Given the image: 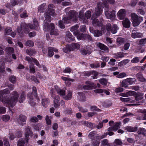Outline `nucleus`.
Listing matches in <instances>:
<instances>
[{
  "label": "nucleus",
  "mask_w": 146,
  "mask_h": 146,
  "mask_svg": "<svg viewBox=\"0 0 146 146\" xmlns=\"http://www.w3.org/2000/svg\"><path fill=\"white\" fill-rule=\"evenodd\" d=\"M30 26V24H28L25 23L21 24V27H23V31L25 33L27 34L29 32Z\"/></svg>",
  "instance_id": "4468645a"
},
{
  "label": "nucleus",
  "mask_w": 146,
  "mask_h": 146,
  "mask_svg": "<svg viewBox=\"0 0 146 146\" xmlns=\"http://www.w3.org/2000/svg\"><path fill=\"white\" fill-rule=\"evenodd\" d=\"M25 99V95L24 92L22 93L19 98V102L20 103H23L24 100Z\"/></svg>",
  "instance_id": "c03bdc74"
},
{
  "label": "nucleus",
  "mask_w": 146,
  "mask_h": 146,
  "mask_svg": "<svg viewBox=\"0 0 146 146\" xmlns=\"http://www.w3.org/2000/svg\"><path fill=\"white\" fill-rule=\"evenodd\" d=\"M114 143L117 145H121L122 144V142L119 139H115Z\"/></svg>",
  "instance_id": "69168bd1"
},
{
  "label": "nucleus",
  "mask_w": 146,
  "mask_h": 146,
  "mask_svg": "<svg viewBox=\"0 0 146 146\" xmlns=\"http://www.w3.org/2000/svg\"><path fill=\"white\" fill-rule=\"evenodd\" d=\"M29 70L30 72L34 74L35 72V69L34 65L31 64L29 66Z\"/></svg>",
  "instance_id": "de8ad7c7"
},
{
  "label": "nucleus",
  "mask_w": 146,
  "mask_h": 146,
  "mask_svg": "<svg viewBox=\"0 0 146 146\" xmlns=\"http://www.w3.org/2000/svg\"><path fill=\"white\" fill-rule=\"evenodd\" d=\"M48 48V56L49 57L52 56L54 54V53L53 52V51L57 52L58 51V50L57 49L52 47H49Z\"/></svg>",
  "instance_id": "2eb2a0df"
},
{
  "label": "nucleus",
  "mask_w": 146,
  "mask_h": 146,
  "mask_svg": "<svg viewBox=\"0 0 146 146\" xmlns=\"http://www.w3.org/2000/svg\"><path fill=\"white\" fill-rule=\"evenodd\" d=\"M26 44L27 45L29 46H33L34 45V43L31 40H29L26 42Z\"/></svg>",
  "instance_id": "774afa93"
},
{
  "label": "nucleus",
  "mask_w": 146,
  "mask_h": 146,
  "mask_svg": "<svg viewBox=\"0 0 146 146\" xmlns=\"http://www.w3.org/2000/svg\"><path fill=\"white\" fill-rule=\"evenodd\" d=\"M10 118V116L8 115H5L3 116V120L5 121H9Z\"/></svg>",
  "instance_id": "bf43d9fd"
},
{
  "label": "nucleus",
  "mask_w": 146,
  "mask_h": 146,
  "mask_svg": "<svg viewBox=\"0 0 146 146\" xmlns=\"http://www.w3.org/2000/svg\"><path fill=\"white\" fill-rule=\"evenodd\" d=\"M78 94L77 98L80 101L84 102L85 101L86 97L84 93L79 92L78 93Z\"/></svg>",
  "instance_id": "f3484780"
},
{
  "label": "nucleus",
  "mask_w": 146,
  "mask_h": 146,
  "mask_svg": "<svg viewBox=\"0 0 146 146\" xmlns=\"http://www.w3.org/2000/svg\"><path fill=\"white\" fill-rule=\"evenodd\" d=\"M126 15V11L124 9H121L119 10L117 13V16L120 20L123 19Z\"/></svg>",
  "instance_id": "6e6552de"
},
{
  "label": "nucleus",
  "mask_w": 146,
  "mask_h": 146,
  "mask_svg": "<svg viewBox=\"0 0 146 146\" xmlns=\"http://www.w3.org/2000/svg\"><path fill=\"white\" fill-rule=\"evenodd\" d=\"M62 21L64 23H68L71 22V19L68 16L67 17L63 18Z\"/></svg>",
  "instance_id": "8fccbe9b"
},
{
  "label": "nucleus",
  "mask_w": 146,
  "mask_h": 146,
  "mask_svg": "<svg viewBox=\"0 0 146 146\" xmlns=\"http://www.w3.org/2000/svg\"><path fill=\"white\" fill-rule=\"evenodd\" d=\"M127 81L131 85L135 83L136 81V79L134 78H128L126 79Z\"/></svg>",
  "instance_id": "4c0bfd02"
},
{
  "label": "nucleus",
  "mask_w": 146,
  "mask_h": 146,
  "mask_svg": "<svg viewBox=\"0 0 146 146\" xmlns=\"http://www.w3.org/2000/svg\"><path fill=\"white\" fill-rule=\"evenodd\" d=\"M144 94L140 92H135L134 95L135 99L137 101L139 102V101L142 100L143 98Z\"/></svg>",
  "instance_id": "9b49d317"
},
{
  "label": "nucleus",
  "mask_w": 146,
  "mask_h": 146,
  "mask_svg": "<svg viewBox=\"0 0 146 146\" xmlns=\"http://www.w3.org/2000/svg\"><path fill=\"white\" fill-rule=\"evenodd\" d=\"M27 118V117L26 116L23 114H21L19 115V118L21 122L24 123L26 122Z\"/></svg>",
  "instance_id": "c9c22d12"
},
{
  "label": "nucleus",
  "mask_w": 146,
  "mask_h": 146,
  "mask_svg": "<svg viewBox=\"0 0 146 146\" xmlns=\"http://www.w3.org/2000/svg\"><path fill=\"white\" fill-rule=\"evenodd\" d=\"M63 51L65 53H67L68 52H70L72 51V49L71 48V46L69 45H67L66 47L64 48L63 49Z\"/></svg>",
  "instance_id": "09e8293b"
},
{
  "label": "nucleus",
  "mask_w": 146,
  "mask_h": 146,
  "mask_svg": "<svg viewBox=\"0 0 146 146\" xmlns=\"http://www.w3.org/2000/svg\"><path fill=\"white\" fill-rule=\"evenodd\" d=\"M77 15L76 12L73 10H71L68 12L67 15L71 19H72L74 22H76L78 19Z\"/></svg>",
  "instance_id": "423d86ee"
},
{
  "label": "nucleus",
  "mask_w": 146,
  "mask_h": 146,
  "mask_svg": "<svg viewBox=\"0 0 146 146\" xmlns=\"http://www.w3.org/2000/svg\"><path fill=\"white\" fill-rule=\"evenodd\" d=\"M9 80L12 83H15L17 81L16 77L14 76H11L9 77Z\"/></svg>",
  "instance_id": "58836bf2"
},
{
  "label": "nucleus",
  "mask_w": 146,
  "mask_h": 146,
  "mask_svg": "<svg viewBox=\"0 0 146 146\" xmlns=\"http://www.w3.org/2000/svg\"><path fill=\"white\" fill-rule=\"evenodd\" d=\"M54 101V106L55 108H57L60 106V97L58 96H55Z\"/></svg>",
  "instance_id": "a211bd4d"
},
{
  "label": "nucleus",
  "mask_w": 146,
  "mask_h": 146,
  "mask_svg": "<svg viewBox=\"0 0 146 146\" xmlns=\"http://www.w3.org/2000/svg\"><path fill=\"white\" fill-rule=\"evenodd\" d=\"M125 41V39L121 37H118L117 39V42L119 44H123Z\"/></svg>",
  "instance_id": "49530a36"
},
{
  "label": "nucleus",
  "mask_w": 146,
  "mask_h": 146,
  "mask_svg": "<svg viewBox=\"0 0 146 146\" xmlns=\"http://www.w3.org/2000/svg\"><path fill=\"white\" fill-rule=\"evenodd\" d=\"M58 94L60 96H64L65 94V91L64 90L60 89L57 92Z\"/></svg>",
  "instance_id": "e2e57ef3"
},
{
  "label": "nucleus",
  "mask_w": 146,
  "mask_h": 146,
  "mask_svg": "<svg viewBox=\"0 0 146 146\" xmlns=\"http://www.w3.org/2000/svg\"><path fill=\"white\" fill-rule=\"evenodd\" d=\"M86 83V84L88 85L90 89L95 88L96 87V86L95 85L94 83L90 81H87Z\"/></svg>",
  "instance_id": "473e14b6"
},
{
  "label": "nucleus",
  "mask_w": 146,
  "mask_h": 146,
  "mask_svg": "<svg viewBox=\"0 0 146 146\" xmlns=\"http://www.w3.org/2000/svg\"><path fill=\"white\" fill-rule=\"evenodd\" d=\"M137 11L138 14H140L141 15H143L145 13V12L144 10L142 9H139L137 10Z\"/></svg>",
  "instance_id": "6e6d98bb"
},
{
  "label": "nucleus",
  "mask_w": 146,
  "mask_h": 146,
  "mask_svg": "<svg viewBox=\"0 0 146 146\" xmlns=\"http://www.w3.org/2000/svg\"><path fill=\"white\" fill-rule=\"evenodd\" d=\"M122 24L123 27L125 28H128L130 27V22L127 18H125V19L123 21Z\"/></svg>",
  "instance_id": "412c9836"
},
{
  "label": "nucleus",
  "mask_w": 146,
  "mask_h": 146,
  "mask_svg": "<svg viewBox=\"0 0 146 146\" xmlns=\"http://www.w3.org/2000/svg\"><path fill=\"white\" fill-rule=\"evenodd\" d=\"M125 129L129 132H134L136 131L137 130V127H132L127 126L125 128Z\"/></svg>",
  "instance_id": "b1692460"
},
{
  "label": "nucleus",
  "mask_w": 146,
  "mask_h": 146,
  "mask_svg": "<svg viewBox=\"0 0 146 146\" xmlns=\"http://www.w3.org/2000/svg\"><path fill=\"white\" fill-rule=\"evenodd\" d=\"M118 29L117 25L116 24H114L113 25L110 31L112 33L115 34L117 32Z\"/></svg>",
  "instance_id": "e433bc0d"
},
{
  "label": "nucleus",
  "mask_w": 146,
  "mask_h": 146,
  "mask_svg": "<svg viewBox=\"0 0 146 146\" xmlns=\"http://www.w3.org/2000/svg\"><path fill=\"white\" fill-rule=\"evenodd\" d=\"M131 16L132 24L134 27L138 26L143 21V18L142 17L138 16L135 13H132Z\"/></svg>",
  "instance_id": "20e7f679"
},
{
  "label": "nucleus",
  "mask_w": 146,
  "mask_h": 146,
  "mask_svg": "<svg viewBox=\"0 0 146 146\" xmlns=\"http://www.w3.org/2000/svg\"><path fill=\"white\" fill-rule=\"evenodd\" d=\"M143 36V34L140 33H132L131 34L132 38H140Z\"/></svg>",
  "instance_id": "c85d7f7f"
},
{
  "label": "nucleus",
  "mask_w": 146,
  "mask_h": 146,
  "mask_svg": "<svg viewBox=\"0 0 146 146\" xmlns=\"http://www.w3.org/2000/svg\"><path fill=\"white\" fill-rule=\"evenodd\" d=\"M72 71V69L69 67L66 68L64 70L63 72L64 73H70Z\"/></svg>",
  "instance_id": "338daca9"
},
{
  "label": "nucleus",
  "mask_w": 146,
  "mask_h": 146,
  "mask_svg": "<svg viewBox=\"0 0 146 146\" xmlns=\"http://www.w3.org/2000/svg\"><path fill=\"white\" fill-rule=\"evenodd\" d=\"M25 143V142L23 139H21L18 141L17 146H23Z\"/></svg>",
  "instance_id": "4d7b16f0"
},
{
  "label": "nucleus",
  "mask_w": 146,
  "mask_h": 146,
  "mask_svg": "<svg viewBox=\"0 0 146 146\" xmlns=\"http://www.w3.org/2000/svg\"><path fill=\"white\" fill-rule=\"evenodd\" d=\"M109 145V143L108 142V140L107 139H104L101 141V146H105L106 145L110 146Z\"/></svg>",
  "instance_id": "a18cd8bd"
},
{
  "label": "nucleus",
  "mask_w": 146,
  "mask_h": 146,
  "mask_svg": "<svg viewBox=\"0 0 146 146\" xmlns=\"http://www.w3.org/2000/svg\"><path fill=\"white\" fill-rule=\"evenodd\" d=\"M80 48V45L78 43H73L71 44V48L72 50H74L75 49H78Z\"/></svg>",
  "instance_id": "72a5a7b5"
},
{
  "label": "nucleus",
  "mask_w": 146,
  "mask_h": 146,
  "mask_svg": "<svg viewBox=\"0 0 146 146\" xmlns=\"http://www.w3.org/2000/svg\"><path fill=\"white\" fill-rule=\"evenodd\" d=\"M92 25L94 26L100 27L101 26V22L99 21L98 19L93 16L91 18Z\"/></svg>",
  "instance_id": "dca6fc26"
},
{
  "label": "nucleus",
  "mask_w": 146,
  "mask_h": 146,
  "mask_svg": "<svg viewBox=\"0 0 146 146\" xmlns=\"http://www.w3.org/2000/svg\"><path fill=\"white\" fill-rule=\"evenodd\" d=\"M54 6L52 4H50L48 6V12H45L44 14V16L45 18L44 20H46L49 23L51 20V17L50 15L52 16H54L56 15L55 10L54 9Z\"/></svg>",
  "instance_id": "7ed1b4c3"
},
{
  "label": "nucleus",
  "mask_w": 146,
  "mask_h": 146,
  "mask_svg": "<svg viewBox=\"0 0 146 146\" xmlns=\"http://www.w3.org/2000/svg\"><path fill=\"white\" fill-rule=\"evenodd\" d=\"M115 11L114 10L110 11L109 10H106L105 11V14L108 19H114L115 16Z\"/></svg>",
  "instance_id": "1a4fd4ad"
},
{
  "label": "nucleus",
  "mask_w": 146,
  "mask_h": 146,
  "mask_svg": "<svg viewBox=\"0 0 146 146\" xmlns=\"http://www.w3.org/2000/svg\"><path fill=\"white\" fill-rule=\"evenodd\" d=\"M45 5L44 4L41 5H40L38 8V11L40 12V13H43L44 9V7Z\"/></svg>",
  "instance_id": "603ef678"
},
{
  "label": "nucleus",
  "mask_w": 146,
  "mask_h": 146,
  "mask_svg": "<svg viewBox=\"0 0 146 146\" xmlns=\"http://www.w3.org/2000/svg\"><path fill=\"white\" fill-rule=\"evenodd\" d=\"M83 124L92 129H93L95 127V125L90 122L84 121H83Z\"/></svg>",
  "instance_id": "5701e85b"
},
{
  "label": "nucleus",
  "mask_w": 146,
  "mask_h": 146,
  "mask_svg": "<svg viewBox=\"0 0 146 146\" xmlns=\"http://www.w3.org/2000/svg\"><path fill=\"white\" fill-rule=\"evenodd\" d=\"M90 31L91 33L93 34L94 36L98 37L102 35V32L98 30H94L92 27L90 28Z\"/></svg>",
  "instance_id": "9d476101"
},
{
  "label": "nucleus",
  "mask_w": 146,
  "mask_h": 146,
  "mask_svg": "<svg viewBox=\"0 0 146 146\" xmlns=\"http://www.w3.org/2000/svg\"><path fill=\"white\" fill-rule=\"evenodd\" d=\"M127 76V75L125 72L121 73L119 74L117 76V77L119 78H122Z\"/></svg>",
  "instance_id": "052dcab7"
},
{
  "label": "nucleus",
  "mask_w": 146,
  "mask_h": 146,
  "mask_svg": "<svg viewBox=\"0 0 146 146\" xmlns=\"http://www.w3.org/2000/svg\"><path fill=\"white\" fill-rule=\"evenodd\" d=\"M121 122L120 121L116 123L113 127H109L108 129V131H116L120 128L119 125H121Z\"/></svg>",
  "instance_id": "f8f14e48"
},
{
  "label": "nucleus",
  "mask_w": 146,
  "mask_h": 146,
  "mask_svg": "<svg viewBox=\"0 0 146 146\" xmlns=\"http://www.w3.org/2000/svg\"><path fill=\"white\" fill-rule=\"evenodd\" d=\"M80 52L83 55H86L87 54H90L91 53V52L88 50H85L83 49H82L80 50Z\"/></svg>",
  "instance_id": "37998d69"
},
{
  "label": "nucleus",
  "mask_w": 146,
  "mask_h": 146,
  "mask_svg": "<svg viewBox=\"0 0 146 146\" xmlns=\"http://www.w3.org/2000/svg\"><path fill=\"white\" fill-rule=\"evenodd\" d=\"M68 92L67 95L64 98L66 100H70L72 98V92L70 91H68Z\"/></svg>",
  "instance_id": "79ce46f5"
},
{
  "label": "nucleus",
  "mask_w": 146,
  "mask_h": 146,
  "mask_svg": "<svg viewBox=\"0 0 146 146\" xmlns=\"http://www.w3.org/2000/svg\"><path fill=\"white\" fill-rule=\"evenodd\" d=\"M130 103H136L135 104H129V106H139L141 105V103H142V102L141 101L138 102L136 101V100H130Z\"/></svg>",
  "instance_id": "2f4dec72"
},
{
  "label": "nucleus",
  "mask_w": 146,
  "mask_h": 146,
  "mask_svg": "<svg viewBox=\"0 0 146 146\" xmlns=\"http://www.w3.org/2000/svg\"><path fill=\"white\" fill-rule=\"evenodd\" d=\"M137 133L139 135H142L143 136L146 135V129L142 128H139L138 129Z\"/></svg>",
  "instance_id": "bb28decb"
},
{
  "label": "nucleus",
  "mask_w": 146,
  "mask_h": 146,
  "mask_svg": "<svg viewBox=\"0 0 146 146\" xmlns=\"http://www.w3.org/2000/svg\"><path fill=\"white\" fill-rule=\"evenodd\" d=\"M96 44L97 46L98 47L104 51H107V52L109 51V49L104 44L100 42L98 43H96Z\"/></svg>",
  "instance_id": "6ab92c4d"
},
{
  "label": "nucleus",
  "mask_w": 146,
  "mask_h": 146,
  "mask_svg": "<svg viewBox=\"0 0 146 146\" xmlns=\"http://www.w3.org/2000/svg\"><path fill=\"white\" fill-rule=\"evenodd\" d=\"M97 132L96 131H93L90 132L88 135V137L91 139L93 140L95 138L94 135L97 134Z\"/></svg>",
  "instance_id": "a19ab883"
},
{
  "label": "nucleus",
  "mask_w": 146,
  "mask_h": 146,
  "mask_svg": "<svg viewBox=\"0 0 146 146\" xmlns=\"http://www.w3.org/2000/svg\"><path fill=\"white\" fill-rule=\"evenodd\" d=\"M5 66L4 61H1L0 62V72L3 73L5 71Z\"/></svg>",
  "instance_id": "7c9ffc66"
},
{
  "label": "nucleus",
  "mask_w": 146,
  "mask_h": 146,
  "mask_svg": "<svg viewBox=\"0 0 146 146\" xmlns=\"http://www.w3.org/2000/svg\"><path fill=\"white\" fill-rule=\"evenodd\" d=\"M128 82L127 81L126 79L123 80L121 82V85L123 87L127 88L128 86Z\"/></svg>",
  "instance_id": "864d4df0"
},
{
  "label": "nucleus",
  "mask_w": 146,
  "mask_h": 146,
  "mask_svg": "<svg viewBox=\"0 0 146 146\" xmlns=\"http://www.w3.org/2000/svg\"><path fill=\"white\" fill-rule=\"evenodd\" d=\"M12 33L11 29L7 28L5 29L4 35H9L11 34Z\"/></svg>",
  "instance_id": "3c124183"
},
{
  "label": "nucleus",
  "mask_w": 146,
  "mask_h": 146,
  "mask_svg": "<svg viewBox=\"0 0 146 146\" xmlns=\"http://www.w3.org/2000/svg\"><path fill=\"white\" fill-rule=\"evenodd\" d=\"M102 3L100 2L97 3V6L95 8L94 13L96 16L98 17L102 13L103 7L102 6Z\"/></svg>",
  "instance_id": "0eeeda50"
},
{
  "label": "nucleus",
  "mask_w": 146,
  "mask_h": 146,
  "mask_svg": "<svg viewBox=\"0 0 146 146\" xmlns=\"http://www.w3.org/2000/svg\"><path fill=\"white\" fill-rule=\"evenodd\" d=\"M33 24H30V29H35L38 26V22L36 19H33Z\"/></svg>",
  "instance_id": "4be33fe9"
},
{
  "label": "nucleus",
  "mask_w": 146,
  "mask_h": 146,
  "mask_svg": "<svg viewBox=\"0 0 146 146\" xmlns=\"http://www.w3.org/2000/svg\"><path fill=\"white\" fill-rule=\"evenodd\" d=\"M49 22L48 21H47L46 20L44 21L43 24V28L44 30L45 31H47L51 29L50 33V35H58L59 34L58 31L56 29H55L54 24L53 23L49 24Z\"/></svg>",
  "instance_id": "f03ea898"
},
{
  "label": "nucleus",
  "mask_w": 146,
  "mask_h": 146,
  "mask_svg": "<svg viewBox=\"0 0 146 146\" xmlns=\"http://www.w3.org/2000/svg\"><path fill=\"white\" fill-rule=\"evenodd\" d=\"M91 16V12L89 11H87L85 13V17L87 19L90 18Z\"/></svg>",
  "instance_id": "680f3d73"
},
{
  "label": "nucleus",
  "mask_w": 146,
  "mask_h": 146,
  "mask_svg": "<svg viewBox=\"0 0 146 146\" xmlns=\"http://www.w3.org/2000/svg\"><path fill=\"white\" fill-rule=\"evenodd\" d=\"M33 135L31 127L29 126L26 127L25 129V139L27 143L29 142V136H32Z\"/></svg>",
  "instance_id": "39448f33"
},
{
  "label": "nucleus",
  "mask_w": 146,
  "mask_h": 146,
  "mask_svg": "<svg viewBox=\"0 0 146 146\" xmlns=\"http://www.w3.org/2000/svg\"><path fill=\"white\" fill-rule=\"evenodd\" d=\"M61 78L65 82V83L69 86L71 84V83L69 82V81L73 82L74 81L73 79H72L70 78H66L65 77H62Z\"/></svg>",
  "instance_id": "a878e982"
},
{
  "label": "nucleus",
  "mask_w": 146,
  "mask_h": 146,
  "mask_svg": "<svg viewBox=\"0 0 146 146\" xmlns=\"http://www.w3.org/2000/svg\"><path fill=\"white\" fill-rule=\"evenodd\" d=\"M35 58H33L31 57H29L26 56L25 58V60L29 62H33L35 60Z\"/></svg>",
  "instance_id": "13d9d810"
},
{
  "label": "nucleus",
  "mask_w": 146,
  "mask_h": 146,
  "mask_svg": "<svg viewBox=\"0 0 146 146\" xmlns=\"http://www.w3.org/2000/svg\"><path fill=\"white\" fill-rule=\"evenodd\" d=\"M136 77L139 81L142 82H145L146 80L143 77L142 74L140 72L136 74Z\"/></svg>",
  "instance_id": "cd10ccee"
},
{
  "label": "nucleus",
  "mask_w": 146,
  "mask_h": 146,
  "mask_svg": "<svg viewBox=\"0 0 146 146\" xmlns=\"http://www.w3.org/2000/svg\"><path fill=\"white\" fill-rule=\"evenodd\" d=\"M92 144L93 146H98L100 142L94 139L92 140Z\"/></svg>",
  "instance_id": "0e129e2a"
},
{
  "label": "nucleus",
  "mask_w": 146,
  "mask_h": 146,
  "mask_svg": "<svg viewBox=\"0 0 146 146\" xmlns=\"http://www.w3.org/2000/svg\"><path fill=\"white\" fill-rule=\"evenodd\" d=\"M66 36L65 39L66 41L70 42L74 40V37L73 36L71 33L68 31L66 33Z\"/></svg>",
  "instance_id": "ddd939ff"
},
{
  "label": "nucleus",
  "mask_w": 146,
  "mask_h": 146,
  "mask_svg": "<svg viewBox=\"0 0 146 146\" xmlns=\"http://www.w3.org/2000/svg\"><path fill=\"white\" fill-rule=\"evenodd\" d=\"M79 26L78 25H76L72 27L70 29V31L73 32L74 35L75 36L76 35L79 31L78 30Z\"/></svg>",
  "instance_id": "aec40b11"
},
{
  "label": "nucleus",
  "mask_w": 146,
  "mask_h": 146,
  "mask_svg": "<svg viewBox=\"0 0 146 146\" xmlns=\"http://www.w3.org/2000/svg\"><path fill=\"white\" fill-rule=\"evenodd\" d=\"M26 52L29 55L32 56L36 53V52L35 50L29 49H27L26 50Z\"/></svg>",
  "instance_id": "f704fd0d"
},
{
  "label": "nucleus",
  "mask_w": 146,
  "mask_h": 146,
  "mask_svg": "<svg viewBox=\"0 0 146 146\" xmlns=\"http://www.w3.org/2000/svg\"><path fill=\"white\" fill-rule=\"evenodd\" d=\"M99 82L103 85H106L107 84V80L104 78H103L99 80Z\"/></svg>",
  "instance_id": "5fc2aeb1"
},
{
  "label": "nucleus",
  "mask_w": 146,
  "mask_h": 146,
  "mask_svg": "<svg viewBox=\"0 0 146 146\" xmlns=\"http://www.w3.org/2000/svg\"><path fill=\"white\" fill-rule=\"evenodd\" d=\"M49 100L48 98H44L42 100V106L44 107H46L48 106L49 102Z\"/></svg>",
  "instance_id": "c756f323"
},
{
  "label": "nucleus",
  "mask_w": 146,
  "mask_h": 146,
  "mask_svg": "<svg viewBox=\"0 0 146 146\" xmlns=\"http://www.w3.org/2000/svg\"><path fill=\"white\" fill-rule=\"evenodd\" d=\"M75 36L77 37V39L79 40H85V34H84L83 33H80L79 32L78 33V34L76 35H75Z\"/></svg>",
  "instance_id": "393cba45"
},
{
  "label": "nucleus",
  "mask_w": 146,
  "mask_h": 146,
  "mask_svg": "<svg viewBox=\"0 0 146 146\" xmlns=\"http://www.w3.org/2000/svg\"><path fill=\"white\" fill-rule=\"evenodd\" d=\"M10 91L7 88L0 91V100L4 104H7L9 106L13 107L16 104L19 97V94L16 91H14L11 93V97H9L7 94Z\"/></svg>",
  "instance_id": "f257e3e1"
},
{
  "label": "nucleus",
  "mask_w": 146,
  "mask_h": 146,
  "mask_svg": "<svg viewBox=\"0 0 146 146\" xmlns=\"http://www.w3.org/2000/svg\"><path fill=\"white\" fill-rule=\"evenodd\" d=\"M33 91L32 92V94L34 95V96L36 97V98L37 100L38 101L39 100V98L37 96V93L36 87H33Z\"/></svg>",
  "instance_id": "ea45409f"
}]
</instances>
